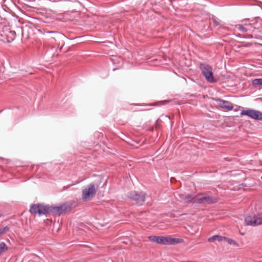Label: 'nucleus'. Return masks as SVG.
Wrapping results in <instances>:
<instances>
[{"mask_svg":"<svg viewBox=\"0 0 262 262\" xmlns=\"http://www.w3.org/2000/svg\"><path fill=\"white\" fill-rule=\"evenodd\" d=\"M29 212L32 215L37 214L39 216L51 215L50 205L43 203L32 204Z\"/></svg>","mask_w":262,"mask_h":262,"instance_id":"nucleus-1","label":"nucleus"},{"mask_svg":"<svg viewBox=\"0 0 262 262\" xmlns=\"http://www.w3.org/2000/svg\"><path fill=\"white\" fill-rule=\"evenodd\" d=\"M72 204L68 202L50 205L51 215L59 216L70 209Z\"/></svg>","mask_w":262,"mask_h":262,"instance_id":"nucleus-2","label":"nucleus"},{"mask_svg":"<svg viewBox=\"0 0 262 262\" xmlns=\"http://www.w3.org/2000/svg\"><path fill=\"white\" fill-rule=\"evenodd\" d=\"M199 68L205 79L211 83L216 82V79L213 77L212 67L208 63H200Z\"/></svg>","mask_w":262,"mask_h":262,"instance_id":"nucleus-3","label":"nucleus"},{"mask_svg":"<svg viewBox=\"0 0 262 262\" xmlns=\"http://www.w3.org/2000/svg\"><path fill=\"white\" fill-rule=\"evenodd\" d=\"M247 21L250 29V33L255 35L262 31V19L259 17H255L251 20L248 19Z\"/></svg>","mask_w":262,"mask_h":262,"instance_id":"nucleus-4","label":"nucleus"},{"mask_svg":"<svg viewBox=\"0 0 262 262\" xmlns=\"http://www.w3.org/2000/svg\"><path fill=\"white\" fill-rule=\"evenodd\" d=\"M96 192V188L94 183L86 185L82 190L81 198L82 201H87L92 198Z\"/></svg>","mask_w":262,"mask_h":262,"instance_id":"nucleus-5","label":"nucleus"},{"mask_svg":"<svg viewBox=\"0 0 262 262\" xmlns=\"http://www.w3.org/2000/svg\"><path fill=\"white\" fill-rule=\"evenodd\" d=\"M127 196L130 200L142 204L145 201L146 194L143 191H132L127 193Z\"/></svg>","mask_w":262,"mask_h":262,"instance_id":"nucleus-6","label":"nucleus"},{"mask_svg":"<svg viewBox=\"0 0 262 262\" xmlns=\"http://www.w3.org/2000/svg\"><path fill=\"white\" fill-rule=\"evenodd\" d=\"M241 116H247L255 120H262V112L255 110L247 109L241 112Z\"/></svg>","mask_w":262,"mask_h":262,"instance_id":"nucleus-7","label":"nucleus"},{"mask_svg":"<svg viewBox=\"0 0 262 262\" xmlns=\"http://www.w3.org/2000/svg\"><path fill=\"white\" fill-rule=\"evenodd\" d=\"M245 222L247 225L252 226L262 224V213L257 214L253 216H248L245 218Z\"/></svg>","mask_w":262,"mask_h":262,"instance_id":"nucleus-8","label":"nucleus"},{"mask_svg":"<svg viewBox=\"0 0 262 262\" xmlns=\"http://www.w3.org/2000/svg\"><path fill=\"white\" fill-rule=\"evenodd\" d=\"M150 241L162 245H167V236L150 235L148 236Z\"/></svg>","mask_w":262,"mask_h":262,"instance_id":"nucleus-9","label":"nucleus"},{"mask_svg":"<svg viewBox=\"0 0 262 262\" xmlns=\"http://www.w3.org/2000/svg\"><path fill=\"white\" fill-rule=\"evenodd\" d=\"M219 106L223 108L226 109L228 111H231L233 109V105L232 103L228 101L223 99H218Z\"/></svg>","mask_w":262,"mask_h":262,"instance_id":"nucleus-10","label":"nucleus"},{"mask_svg":"<svg viewBox=\"0 0 262 262\" xmlns=\"http://www.w3.org/2000/svg\"><path fill=\"white\" fill-rule=\"evenodd\" d=\"M199 195H203L204 203L207 204H214L218 202L217 199L214 196L207 195L203 193H200Z\"/></svg>","mask_w":262,"mask_h":262,"instance_id":"nucleus-11","label":"nucleus"},{"mask_svg":"<svg viewBox=\"0 0 262 262\" xmlns=\"http://www.w3.org/2000/svg\"><path fill=\"white\" fill-rule=\"evenodd\" d=\"M178 199L180 202H185L186 203H190L191 201L192 195L188 194H186L184 193L179 194L178 195Z\"/></svg>","mask_w":262,"mask_h":262,"instance_id":"nucleus-12","label":"nucleus"},{"mask_svg":"<svg viewBox=\"0 0 262 262\" xmlns=\"http://www.w3.org/2000/svg\"><path fill=\"white\" fill-rule=\"evenodd\" d=\"M236 28L240 32L250 33V29H249L248 23H246L244 25H237Z\"/></svg>","mask_w":262,"mask_h":262,"instance_id":"nucleus-13","label":"nucleus"},{"mask_svg":"<svg viewBox=\"0 0 262 262\" xmlns=\"http://www.w3.org/2000/svg\"><path fill=\"white\" fill-rule=\"evenodd\" d=\"M184 240L181 238H174L167 236V245L181 243Z\"/></svg>","mask_w":262,"mask_h":262,"instance_id":"nucleus-14","label":"nucleus"},{"mask_svg":"<svg viewBox=\"0 0 262 262\" xmlns=\"http://www.w3.org/2000/svg\"><path fill=\"white\" fill-rule=\"evenodd\" d=\"M224 239H226L225 236L219 235H214L208 238V241L209 242H213L214 241L221 242L224 241Z\"/></svg>","mask_w":262,"mask_h":262,"instance_id":"nucleus-15","label":"nucleus"},{"mask_svg":"<svg viewBox=\"0 0 262 262\" xmlns=\"http://www.w3.org/2000/svg\"><path fill=\"white\" fill-rule=\"evenodd\" d=\"M44 32H45V33H49V34H53V36H52L51 38L53 39H55L56 37L60 38V37H65L64 36V35H63L62 34L60 33L59 32L56 31L44 30Z\"/></svg>","mask_w":262,"mask_h":262,"instance_id":"nucleus-16","label":"nucleus"},{"mask_svg":"<svg viewBox=\"0 0 262 262\" xmlns=\"http://www.w3.org/2000/svg\"><path fill=\"white\" fill-rule=\"evenodd\" d=\"M252 84L254 87H262V78H256L252 80Z\"/></svg>","mask_w":262,"mask_h":262,"instance_id":"nucleus-17","label":"nucleus"},{"mask_svg":"<svg viewBox=\"0 0 262 262\" xmlns=\"http://www.w3.org/2000/svg\"><path fill=\"white\" fill-rule=\"evenodd\" d=\"M8 247L4 242L0 243V257L3 252L7 251Z\"/></svg>","mask_w":262,"mask_h":262,"instance_id":"nucleus-18","label":"nucleus"},{"mask_svg":"<svg viewBox=\"0 0 262 262\" xmlns=\"http://www.w3.org/2000/svg\"><path fill=\"white\" fill-rule=\"evenodd\" d=\"M224 241L227 242L228 243L231 245H233L236 247H238L239 246L238 244L236 242L231 238H227L226 237V239H224Z\"/></svg>","mask_w":262,"mask_h":262,"instance_id":"nucleus-19","label":"nucleus"},{"mask_svg":"<svg viewBox=\"0 0 262 262\" xmlns=\"http://www.w3.org/2000/svg\"><path fill=\"white\" fill-rule=\"evenodd\" d=\"M201 197L198 198L195 201H193L192 198H191V204H201L204 203L203 195H201Z\"/></svg>","mask_w":262,"mask_h":262,"instance_id":"nucleus-20","label":"nucleus"},{"mask_svg":"<svg viewBox=\"0 0 262 262\" xmlns=\"http://www.w3.org/2000/svg\"><path fill=\"white\" fill-rule=\"evenodd\" d=\"M210 19L213 21V26L214 27H217L220 25V23L219 21V19L215 16L212 15Z\"/></svg>","mask_w":262,"mask_h":262,"instance_id":"nucleus-21","label":"nucleus"},{"mask_svg":"<svg viewBox=\"0 0 262 262\" xmlns=\"http://www.w3.org/2000/svg\"><path fill=\"white\" fill-rule=\"evenodd\" d=\"M9 230V228L7 226H5L0 228V236L6 234Z\"/></svg>","mask_w":262,"mask_h":262,"instance_id":"nucleus-22","label":"nucleus"},{"mask_svg":"<svg viewBox=\"0 0 262 262\" xmlns=\"http://www.w3.org/2000/svg\"><path fill=\"white\" fill-rule=\"evenodd\" d=\"M138 105H141V106H153L154 105V104H138Z\"/></svg>","mask_w":262,"mask_h":262,"instance_id":"nucleus-23","label":"nucleus"},{"mask_svg":"<svg viewBox=\"0 0 262 262\" xmlns=\"http://www.w3.org/2000/svg\"><path fill=\"white\" fill-rule=\"evenodd\" d=\"M49 1L51 2L57 3V2H59L61 1L62 0H49Z\"/></svg>","mask_w":262,"mask_h":262,"instance_id":"nucleus-24","label":"nucleus"},{"mask_svg":"<svg viewBox=\"0 0 262 262\" xmlns=\"http://www.w3.org/2000/svg\"><path fill=\"white\" fill-rule=\"evenodd\" d=\"M108 75V72H107V71H105V75H104V76H102V77L103 78H104V77H105L107 76V75Z\"/></svg>","mask_w":262,"mask_h":262,"instance_id":"nucleus-25","label":"nucleus"},{"mask_svg":"<svg viewBox=\"0 0 262 262\" xmlns=\"http://www.w3.org/2000/svg\"><path fill=\"white\" fill-rule=\"evenodd\" d=\"M253 37L255 38L256 37L253 36V35H251V38H253Z\"/></svg>","mask_w":262,"mask_h":262,"instance_id":"nucleus-26","label":"nucleus"},{"mask_svg":"<svg viewBox=\"0 0 262 262\" xmlns=\"http://www.w3.org/2000/svg\"><path fill=\"white\" fill-rule=\"evenodd\" d=\"M62 48V47H61L60 48V50H61Z\"/></svg>","mask_w":262,"mask_h":262,"instance_id":"nucleus-27","label":"nucleus"},{"mask_svg":"<svg viewBox=\"0 0 262 262\" xmlns=\"http://www.w3.org/2000/svg\"><path fill=\"white\" fill-rule=\"evenodd\" d=\"M2 112V111H0V113H1Z\"/></svg>","mask_w":262,"mask_h":262,"instance_id":"nucleus-28","label":"nucleus"}]
</instances>
